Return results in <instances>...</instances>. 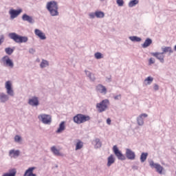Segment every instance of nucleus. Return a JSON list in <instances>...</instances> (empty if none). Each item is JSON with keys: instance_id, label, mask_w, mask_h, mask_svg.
<instances>
[{"instance_id": "f257e3e1", "label": "nucleus", "mask_w": 176, "mask_h": 176, "mask_svg": "<svg viewBox=\"0 0 176 176\" xmlns=\"http://www.w3.org/2000/svg\"><path fill=\"white\" fill-rule=\"evenodd\" d=\"M12 81L8 80L6 82L5 89L7 94L3 92L0 93V102L3 104L8 102V101H9V96L10 97H14V91L13 90V87H12Z\"/></svg>"}, {"instance_id": "f03ea898", "label": "nucleus", "mask_w": 176, "mask_h": 176, "mask_svg": "<svg viewBox=\"0 0 176 176\" xmlns=\"http://www.w3.org/2000/svg\"><path fill=\"white\" fill-rule=\"evenodd\" d=\"M45 8L52 17H57V16L60 15V12H58V3L57 1L52 0L47 2Z\"/></svg>"}, {"instance_id": "7ed1b4c3", "label": "nucleus", "mask_w": 176, "mask_h": 176, "mask_svg": "<svg viewBox=\"0 0 176 176\" xmlns=\"http://www.w3.org/2000/svg\"><path fill=\"white\" fill-rule=\"evenodd\" d=\"M8 36L10 39H12L16 43H27L28 42V37L19 35L16 32L10 33Z\"/></svg>"}, {"instance_id": "20e7f679", "label": "nucleus", "mask_w": 176, "mask_h": 176, "mask_svg": "<svg viewBox=\"0 0 176 176\" xmlns=\"http://www.w3.org/2000/svg\"><path fill=\"white\" fill-rule=\"evenodd\" d=\"M109 107V100L108 99H104L96 104V109L99 113H102V112L107 111Z\"/></svg>"}, {"instance_id": "39448f33", "label": "nucleus", "mask_w": 176, "mask_h": 176, "mask_svg": "<svg viewBox=\"0 0 176 176\" xmlns=\"http://www.w3.org/2000/svg\"><path fill=\"white\" fill-rule=\"evenodd\" d=\"M91 118H90L88 115H85L82 113L77 114L73 118L74 123L77 124H82V123H86V122H89Z\"/></svg>"}, {"instance_id": "423d86ee", "label": "nucleus", "mask_w": 176, "mask_h": 176, "mask_svg": "<svg viewBox=\"0 0 176 176\" xmlns=\"http://www.w3.org/2000/svg\"><path fill=\"white\" fill-rule=\"evenodd\" d=\"M38 119L42 122L43 124H52V116L49 114L41 113L38 116Z\"/></svg>"}, {"instance_id": "0eeeda50", "label": "nucleus", "mask_w": 176, "mask_h": 176, "mask_svg": "<svg viewBox=\"0 0 176 176\" xmlns=\"http://www.w3.org/2000/svg\"><path fill=\"white\" fill-rule=\"evenodd\" d=\"M113 152L118 160H126V156L119 150L118 146H113Z\"/></svg>"}, {"instance_id": "6e6552de", "label": "nucleus", "mask_w": 176, "mask_h": 176, "mask_svg": "<svg viewBox=\"0 0 176 176\" xmlns=\"http://www.w3.org/2000/svg\"><path fill=\"white\" fill-rule=\"evenodd\" d=\"M149 166L151 168H155L157 173H158V174H163V166H162V165H160V164L157 163H155V162H153V160H151L149 161Z\"/></svg>"}, {"instance_id": "1a4fd4ad", "label": "nucleus", "mask_w": 176, "mask_h": 176, "mask_svg": "<svg viewBox=\"0 0 176 176\" xmlns=\"http://www.w3.org/2000/svg\"><path fill=\"white\" fill-rule=\"evenodd\" d=\"M89 19H104L105 17V13L102 11H96L95 12H90L89 14Z\"/></svg>"}, {"instance_id": "9d476101", "label": "nucleus", "mask_w": 176, "mask_h": 176, "mask_svg": "<svg viewBox=\"0 0 176 176\" xmlns=\"http://www.w3.org/2000/svg\"><path fill=\"white\" fill-rule=\"evenodd\" d=\"M23 12V10H14L10 9L9 10V14L11 20H14L17 16H20V14Z\"/></svg>"}, {"instance_id": "9b49d317", "label": "nucleus", "mask_w": 176, "mask_h": 176, "mask_svg": "<svg viewBox=\"0 0 176 176\" xmlns=\"http://www.w3.org/2000/svg\"><path fill=\"white\" fill-rule=\"evenodd\" d=\"M96 91L99 94H102V96H105L107 93H108V89L107 87L102 85V84H98L96 86Z\"/></svg>"}, {"instance_id": "f8f14e48", "label": "nucleus", "mask_w": 176, "mask_h": 176, "mask_svg": "<svg viewBox=\"0 0 176 176\" xmlns=\"http://www.w3.org/2000/svg\"><path fill=\"white\" fill-rule=\"evenodd\" d=\"M1 61L7 67H10V68H13V67H14V63H13V61L8 56H3L1 58Z\"/></svg>"}, {"instance_id": "ddd939ff", "label": "nucleus", "mask_w": 176, "mask_h": 176, "mask_svg": "<svg viewBox=\"0 0 176 176\" xmlns=\"http://www.w3.org/2000/svg\"><path fill=\"white\" fill-rule=\"evenodd\" d=\"M151 56L155 57L157 60H159L160 63H164V54L162 52H151Z\"/></svg>"}, {"instance_id": "4468645a", "label": "nucleus", "mask_w": 176, "mask_h": 176, "mask_svg": "<svg viewBox=\"0 0 176 176\" xmlns=\"http://www.w3.org/2000/svg\"><path fill=\"white\" fill-rule=\"evenodd\" d=\"M20 150H16L14 148L11 149L8 152V156L10 159H17L20 156Z\"/></svg>"}, {"instance_id": "2eb2a0df", "label": "nucleus", "mask_w": 176, "mask_h": 176, "mask_svg": "<svg viewBox=\"0 0 176 176\" xmlns=\"http://www.w3.org/2000/svg\"><path fill=\"white\" fill-rule=\"evenodd\" d=\"M125 155L129 160H135V153L130 148H126Z\"/></svg>"}, {"instance_id": "dca6fc26", "label": "nucleus", "mask_w": 176, "mask_h": 176, "mask_svg": "<svg viewBox=\"0 0 176 176\" xmlns=\"http://www.w3.org/2000/svg\"><path fill=\"white\" fill-rule=\"evenodd\" d=\"M28 104L31 107H38L39 105V98L36 96H33L28 100Z\"/></svg>"}, {"instance_id": "f3484780", "label": "nucleus", "mask_w": 176, "mask_h": 176, "mask_svg": "<svg viewBox=\"0 0 176 176\" xmlns=\"http://www.w3.org/2000/svg\"><path fill=\"white\" fill-rule=\"evenodd\" d=\"M34 34L36 36H38L39 38V39H41V41H45L46 40V34L42 32L41 30L39 29H35L34 30Z\"/></svg>"}, {"instance_id": "a211bd4d", "label": "nucleus", "mask_w": 176, "mask_h": 176, "mask_svg": "<svg viewBox=\"0 0 176 176\" xmlns=\"http://www.w3.org/2000/svg\"><path fill=\"white\" fill-rule=\"evenodd\" d=\"M148 116L146 113H142L137 118V123L138 126H144V119Z\"/></svg>"}, {"instance_id": "6ab92c4d", "label": "nucleus", "mask_w": 176, "mask_h": 176, "mask_svg": "<svg viewBox=\"0 0 176 176\" xmlns=\"http://www.w3.org/2000/svg\"><path fill=\"white\" fill-rule=\"evenodd\" d=\"M34 170H36V167L32 166L28 168L23 175V176H36V174L34 173Z\"/></svg>"}, {"instance_id": "aec40b11", "label": "nucleus", "mask_w": 176, "mask_h": 176, "mask_svg": "<svg viewBox=\"0 0 176 176\" xmlns=\"http://www.w3.org/2000/svg\"><path fill=\"white\" fill-rule=\"evenodd\" d=\"M51 152L54 155V156H64V154L63 153L60 152V150L57 149V147L56 146H53L50 148Z\"/></svg>"}, {"instance_id": "412c9836", "label": "nucleus", "mask_w": 176, "mask_h": 176, "mask_svg": "<svg viewBox=\"0 0 176 176\" xmlns=\"http://www.w3.org/2000/svg\"><path fill=\"white\" fill-rule=\"evenodd\" d=\"M22 20L23 21H28V23H30V24L34 23V19H32V16L28 15L27 14H24L22 16Z\"/></svg>"}, {"instance_id": "4be33fe9", "label": "nucleus", "mask_w": 176, "mask_h": 176, "mask_svg": "<svg viewBox=\"0 0 176 176\" xmlns=\"http://www.w3.org/2000/svg\"><path fill=\"white\" fill-rule=\"evenodd\" d=\"M93 144L94 145L95 149H98L102 146V143L101 142V140H100L99 138H96L93 141Z\"/></svg>"}, {"instance_id": "5701e85b", "label": "nucleus", "mask_w": 176, "mask_h": 176, "mask_svg": "<svg viewBox=\"0 0 176 176\" xmlns=\"http://www.w3.org/2000/svg\"><path fill=\"white\" fill-rule=\"evenodd\" d=\"M113 163H115V156L111 154L110 156L107 157V167H111V166H112Z\"/></svg>"}, {"instance_id": "b1692460", "label": "nucleus", "mask_w": 176, "mask_h": 176, "mask_svg": "<svg viewBox=\"0 0 176 176\" xmlns=\"http://www.w3.org/2000/svg\"><path fill=\"white\" fill-rule=\"evenodd\" d=\"M161 49L164 54H165V53H169V54L174 53V50H173L171 47H162Z\"/></svg>"}, {"instance_id": "393cba45", "label": "nucleus", "mask_w": 176, "mask_h": 176, "mask_svg": "<svg viewBox=\"0 0 176 176\" xmlns=\"http://www.w3.org/2000/svg\"><path fill=\"white\" fill-rule=\"evenodd\" d=\"M65 130V122H62L59 124L58 129L56 130V133L60 134V133L63 132Z\"/></svg>"}, {"instance_id": "a878e982", "label": "nucleus", "mask_w": 176, "mask_h": 176, "mask_svg": "<svg viewBox=\"0 0 176 176\" xmlns=\"http://www.w3.org/2000/svg\"><path fill=\"white\" fill-rule=\"evenodd\" d=\"M152 45V39L147 38L143 44H142V47L143 49H146V47H149V45Z\"/></svg>"}, {"instance_id": "bb28decb", "label": "nucleus", "mask_w": 176, "mask_h": 176, "mask_svg": "<svg viewBox=\"0 0 176 176\" xmlns=\"http://www.w3.org/2000/svg\"><path fill=\"white\" fill-rule=\"evenodd\" d=\"M85 75L91 80L92 82H94L96 80V77L94 76V74H93L89 70H85Z\"/></svg>"}, {"instance_id": "cd10ccee", "label": "nucleus", "mask_w": 176, "mask_h": 176, "mask_svg": "<svg viewBox=\"0 0 176 176\" xmlns=\"http://www.w3.org/2000/svg\"><path fill=\"white\" fill-rule=\"evenodd\" d=\"M83 142H82L80 140H77L76 142L75 151H80V149H82V148H83Z\"/></svg>"}, {"instance_id": "c85d7f7f", "label": "nucleus", "mask_w": 176, "mask_h": 176, "mask_svg": "<svg viewBox=\"0 0 176 176\" xmlns=\"http://www.w3.org/2000/svg\"><path fill=\"white\" fill-rule=\"evenodd\" d=\"M129 39H130L131 42H141V41H142V38L137 36H131L129 37Z\"/></svg>"}, {"instance_id": "c756f323", "label": "nucleus", "mask_w": 176, "mask_h": 176, "mask_svg": "<svg viewBox=\"0 0 176 176\" xmlns=\"http://www.w3.org/2000/svg\"><path fill=\"white\" fill-rule=\"evenodd\" d=\"M140 0H131L129 1L128 6L129 8H134L136 5H138Z\"/></svg>"}, {"instance_id": "7c9ffc66", "label": "nucleus", "mask_w": 176, "mask_h": 176, "mask_svg": "<svg viewBox=\"0 0 176 176\" xmlns=\"http://www.w3.org/2000/svg\"><path fill=\"white\" fill-rule=\"evenodd\" d=\"M46 67H49V61L45 59H42L41 63L40 64V67L46 68Z\"/></svg>"}, {"instance_id": "2f4dec72", "label": "nucleus", "mask_w": 176, "mask_h": 176, "mask_svg": "<svg viewBox=\"0 0 176 176\" xmlns=\"http://www.w3.org/2000/svg\"><path fill=\"white\" fill-rule=\"evenodd\" d=\"M147 158H148V153H142L140 155L141 163H144V162H146Z\"/></svg>"}, {"instance_id": "473e14b6", "label": "nucleus", "mask_w": 176, "mask_h": 176, "mask_svg": "<svg viewBox=\"0 0 176 176\" xmlns=\"http://www.w3.org/2000/svg\"><path fill=\"white\" fill-rule=\"evenodd\" d=\"M152 82H153V78L152 76H148L144 80V85H151Z\"/></svg>"}, {"instance_id": "72a5a7b5", "label": "nucleus", "mask_w": 176, "mask_h": 176, "mask_svg": "<svg viewBox=\"0 0 176 176\" xmlns=\"http://www.w3.org/2000/svg\"><path fill=\"white\" fill-rule=\"evenodd\" d=\"M94 57L96 60H101V58H104V55H102L101 52H96L94 54Z\"/></svg>"}, {"instance_id": "f704fd0d", "label": "nucleus", "mask_w": 176, "mask_h": 176, "mask_svg": "<svg viewBox=\"0 0 176 176\" xmlns=\"http://www.w3.org/2000/svg\"><path fill=\"white\" fill-rule=\"evenodd\" d=\"M5 52L6 54H8V56H10L13 54V52H14V50L10 48V47H7L5 49Z\"/></svg>"}, {"instance_id": "c9c22d12", "label": "nucleus", "mask_w": 176, "mask_h": 176, "mask_svg": "<svg viewBox=\"0 0 176 176\" xmlns=\"http://www.w3.org/2000/svg\"><path fill=\"white\" fill-rule=\"evenodd\" d=\"M14 142H17L18 144H20L21 142V136L16 135L14 138Z\"/></svg>"}, {"instance_id": "e433bc0d", "label": "nucleus", "mask_w": 176, "mask_h": 176, "mask_svg": "<svg viewBox=\"0 0 176 176\" xmlns=\"http://www.w3.org/2000/svg\"><path fill=\"white\" fill-rule=\"evenodd\" d=\"M116 3L118 6L122 7L124 5V1L123 0H116Z\"/></svg>"}, {"instance_id": "4c0bfd02", "label": "nucleus", "mask_w": 176, "mask_h": 176, "mask_svg": "<svg viewBox=\"0 0 176 176\" xmlns=\"http://www.w3.org/2000/svg\"><path fill=\"white\" fill-rule=\"evenodd\" d=\"M155 60L153 58H150L148 60V65H152V64H155Z\"/></svg>"}, {"instance_id": "58836bf2", "label": "nucleus", "mask_w": 176, "mask_h": 176, "mask_svg": "<svg viewBox=\"0 0 176 176\" xmlns=\"http://www.w3.org/2000/svg\"><path fill=\"white\" fill-rule=\"evenodd\" d=\"M35 49H34V48H30V50H29V53H30V54H35Z\"/></svg>"}, {"instance_id": "ea45409f", "label": "nucleus", "mask_w": 176, "mask_h": 176, "mask_svg": "<svg viewBox=\"0 0 176 176\" xmlns=\"http://www.w3.org/2000/svg\"><path fill=\"white\" fill-rule=\"evenodd\" d=\"M153 89L155 91H157V90H159V85H157V84H155Z\"/></svg>"}, {"instance_id": "a19ab883", "label": "nucleus", "mask_w": 176, "mask_h": 176, "mask_svg": "<svg viewBox=\"0 0 176 176\" xmlns=\"http://www.w3.org/2000/svg\"><path fill=\"white\" fill-rule=\"evenodd\" d=\"M111 122H112V120H111V118L107 119V124H109V126H110Z\"/></svg>"}, {"instance_id": "79ce46f5", "label": "nucleus", "mask_w": 176, "mask_h": 176, "mask_svg": "<svg viewBox=\"0 0 176 176\" xmlns=\"http://www.w3.org/2000/svg\"><path fill=\"white\" fill-rule=\"evenodd\" d=\"M114 100H120V95H117L114 96Z\"/></svg>"}, {"instance_id": "37998d69", "label": "nucleus", "mask_w": 176, "mask_h": 176, "mask_svg": "<svg viewBox=\"0 0 176 176\" xmlns=\"http://www.w3.org/2000/svg\"><path fill=\"white\" fill-rule=\"evenodd\" d=\"M2 43V41L0 39V45H1Z\"/></svg>"}, {"instance_id": "c03bdc74", "label": "nucleus", "mask_w": 176, "mask_h": 176, "mask_svg": "<svg viewBox=\"0 0 176 176\" xmlns=\"http://www.w3.org/2000/svg\"><path fill=\"white\" fill-rule=\"evenodd\" d=\"M36 61H38V63H39V61H40L39 58H38V59L36 60Z\"/></svg>"}, {"instance_id": "a18cd8bd", "label": "nucleus", "mask_w": 176, "mask_h": 176, "mask_svg": "<svg viewBox=\"0 0 176 176\" xmlns=\"http://www.w3.org/2000/svg\"><path fill=\"white\" fill-rule=\"evenodd\" d=\"M101 1H105V0H100Z\"/></svg>"}]
</instances>
